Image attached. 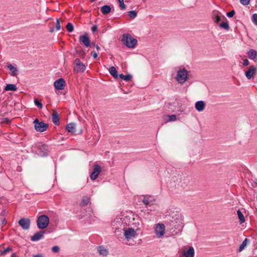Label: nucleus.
Instances as JSON below:
<instances>
[{
    "label": "nucleus",
    "mask_w": 257,
    "mask_h": 257,
    "mask_svg": "<svg viewBox=\"0 0 257 257\" xmlns=\"http://www.w3.org/2000/svg\"><path fill=\"white\" fill-rule=\"evenodd\" d=\"M115 233L117 235H118V234H117V231H115Z\"/></svg>",
    "instance_id": "nucleus-50"
},
{
    "label": "nucleus",
    "mask_w": 257,
    "mask_h": 257,
    "mask_svg": "<svg viewBox=\"0 0 257 257\" xmlns=\"http://www.w3.org/2000/svg\"><path fill=\"white\" fill-rule=\"evenodd\" d=\"M247 241H248V239L247 238H245V239L243 241L242 243L240 245V246L237 250L238 252H240L242 251L244 249V248L246 246Z\"/></svg>",
    "instance_id": "nucleus-26"
},
{
    "label": "nucleus",
    "mask_w": 257,
    "mask_h": 257,
    "mask_svg": "<svg viewBox=\"0 0 257 257\" xmlns=\"http://www.w3.org/2000/svg\"><path fill=\"white\" fill-rule=\"evenodd\" d=\"M11 257H17L16 253H13L11 255Z\"/></svg>",
    "instance_id": "nucleus-46"
},
{
    "label": "nucleus",
    "mask_w": 257,
    "mask_h": 257,
    "mask_svg": "<svg viewBox=\"0 0 257 257\" xmlns=\"http://www.w3.org/2000/svg\"><path fill=\"white\" fill-rule=\"evenodd\" d=\"M44 232L43 231H39L35 233L33 236L31 237V240L38 241L41 239L44 235Z\"/></svg>",
    "instance_id": "nucleus-17"
},
{
    "label": "nucleus",
    "mask_w": 257,
    "mask_h": 257,
    "mask_svg": "<svg viewBox=\"0 0 257 257\" xmlns=\"http://www.w3.org/2000/svg\"><path fill=\"white\" fill-rule=\"evenodd\" d=\"M97 27L96 25H94L92 28H91V30L93 32H95L97 31Z\"/></svg>",
    "instance_id": "nucleus-43"
},
{
    "label": "nucleus",
    "mask_w": 257,
    "mask_h": 257,
    "mask_svg": "<svg viewBox=\"0 0 257 257\" xmlns=\"http://www.w3.org/2000/svg\"><path fill=\"white\" fill-rule=\"evenodd\" d=\"M101 168L97 164H95L93 167V170L90 175V178L92 180H95L101 172Z\"/></svg>",
    "instance_id": "nucleus-8"
},
{
    "label": "nucleus",
    "mask_w": 257,
    "mask_h": 257,
    "mask_svg": "<svg viewBox=\"0 0 257 257\" xmlns=\"http://www.w3.org/2000/svg\"><path fill=\"white\" fill-rule=\"evenodd\" d=\"M123 235L125 239L128 241L138 236L137 231L133 228L123 229Z\"/></svg>",
    "instance_id": "nucleus-4"
},
{
    "label": "nucleus",
    "mask_w": 257,
    "mask_h": 257,
    "mask_svg": "<svg viewBox=\"0 0 257 257\" xmlns=\"http://www.w3.org/2000/svg\"><path fill=\"white\" fill-rule=\"evenodd\" d=\"M67 130L70 133H75L76 132V125L74 123H70L66 126Z\"/></svg>",
    "instance_id": "nucleus-19"
},
{
    "label": "nucleus",
    "mask_w": 257,
    "mask_h": 257,
    "mask_svg": "<svg viewBox=\"0 0 257 257\" xmlns=\"http://www.w3.org/2000/svg\"><path fill=\"white\" fill-rule=\"evenodd\" d=\"M183 255L185 257H194V248L190 246L187 250H184Z\"/></svg>",
    "instance_id": "nucleus-16"
},
{
    "label": "nucleus",
    "mask_w": 257,
    "mask_h": 257,
    "mask_svg": "<svg viewBox=\"0 0 257 257\" xmlns=\"http://www.w3.org/2000/svg\"><path fill=\"white\" fill-rule=\"evenodd\" d=\"M61 29V25L59 21V20L58 19H56V30H59Z\"/></svg>",
    "instance_id": "nucleus-35"
},
{
    "label": "nucleus",
    "mask_w": 257,
    "mask_h": 257,
    "mask_svg": "<svg viewBox=\"0 0 257 257\" xmlns=\"http://www.w3.org/2000/svg\"><path fill=\"white\" fill-rule=\"evenodd\" d=\"M205 106V103L202 100L197 101L195 104L196 109L199 112L202 111L204 109Z\"/></svg>",
    "instance_id": "nucleus-15"
},
{
    "label": "nucleus",
    "mask_w": 257,
    "mask_h": 257,
    "mask_svg": "<svg viewBox=\"0 0 257 257\" xmlns=\"http://www.w3.org/2000/svg\"><path fill=\"white\" fill-rule=\"evenodd\" d=\"M252 22L257 25V14H254L252 16Z\"/></svg>",
    "instance_id": "nucleus-38"
},
{
    "label": "nucleus",
    "mask_w": 257,
    "mask_h": 257,
    "mask_svg": "<svg viewBox=\"0 0 257 257\" xmlns=\"http://www.w3.org/2000/svg\"><path fill=\"white\" fill-rule=\"evenodd\" d=\"M98 251L100 254L103 255H106L108 253L107 249L102 246H99L98 248Z\"/></svg>",
    "instance_id": "nucleus-27"
},
{
    "label": "nucleus",
    "mask_w": 257,
    "mask_h": 257,
    "mask_svg": "<svg viewBox=\"0 0 257 257\" xmlns=\"http://www.w3.org/2000/svg\"><path fill=\"white\" fill-rule=\"evenodd\" d=\"M19 224L24 230H27L30 228V220L28 218H21L19 220Z\"/></svg>",
    "instance_id": "nucleus-9"
},
{
    "label": "nucleus",
    "mask_w": 257,
    "mask_h": 257,
    "mask_svg": "<svg viewBox=\"0 0 257 257\" xmlns=\"http://www.w3.org/2000/svg\"><path fill=\"white\" fill-rule=\"evenodd\" d=\"M155 233L158 238L163 237L165 234V226L163 223H159L154 227Z\"/></svg>",
    "instance_id": "nucleus-5"
},
{
    "label": "nucleus",
    "mask_w": 257,
    "mask_h": 257,
    "mask_svg": "<svg viewBox=\"0 0 257 257\" xmlns=\"http://www.w3.org/2000/svg\"><path fill=\"white\" fill-rule=\"evenodd\" d=\"M54 86L57 90H63L65 86V81L62 78H59L54 82Z\"/></svg>",
    "instance_id": "nucleus-10"
},
{
    "label": "nucleus",
    "mask_w": 257,
    "mask_h": 257,
    "mask_svg": "<svg viewBox=\"0 0 257 257\" xmlns=\"http://www.w3.org/2000/svg\"><path fill=\"white\" fill-rule=\"evenodd\" d=\"M248 58L257 62V52L253 49H250L247 52Z\"/></svg>",
    "instance_id": "nucleus-14"
},
{
    "label": "nucleus",
    "mask_w": 257,
    "mask_h": 257,
    "mask_svg": "<svg viewBox=\"0 0 257 257\" xmlns=\"http://www.w3.org/2000/svg\"><path fill=\"white\" fill-rule=\"evenodd\" d=\"M119 3V7L121 10H124L125 8V6L123 3V0H120L118 1Z\"/></svg>",
    "instance_id": "nucleus-36"
},
{
    "label": "nucleus",
    "mask_w": 257,
    "mask_h": 257,
    "mask_svg": "<svg viewBox=\"0 0 257 257\" xmlns=\"http://www.w3.org/2000/svg\"><path fill=\"white\" fill-rule=\"evenodd\" d=\"M95 47H96V49H97V50H98V51L100 49V48L98 45H96L95 46Z\"/></svg>",
    "instance_id": "nucleus-47"
},
{
    "label": "nucleus",
    "mask_w": 257,
    "mask_h": 257,
    "mask_svg": "<svg viewBox=\"0 0 257 257\" xmlns=\"http://www.w3.org/2000/svg\"><path fill=\"white\" fill-rule=\"evenodd\" d=\"M249 61H248V60L247 59H244L243 60V65L244 66H247V65H249Z\"/></svg>",
    "instance_id": "nucleus-42"
},
{
    "label": "nucleus",
    "mask_w": 257,
    "mask_h": 257,
    "mask_svg": "<svg viewBox=\"0 0 257 257\" xmlns=\"http://www.w3.org/2000/svg\"><path fill=\"white\" fill-rule=\"evenodd\" d=\"M42 146H43V147L44 148H45L46 147V146H45V145H43Z\"/></svg>",
    "instance_id": "nucleus-49"
},
{
    "label": "nucleus",
    "mask_w": 257,
    "mask_h": 257,
    "mask_svg": "<svg viewBox=\"0 0 257 257\" xmlns=\"http://www.w3.org/2000/svg\"><path fill=\"white\" fill-rule=\"evenodd\" d=\"M33 257H43V255L42 254H38L36 255H34Z\"/></svg>",
    "instance_id": "nucleus-45"
},
{
    "label": "nucleus",
    "mask_w": 257,
    "mask_h": 257,
    "mask_svg": "<svg viewBox=\"0 0 257 257\" xmlns=\"http://www.w3.org/2000/svg\"><path fill=\"white\" fill-rule=\"evenodd\" d=\"M52 250L54 252H58L59 251V247L58 246H54L52 248Z\"/></svg>",
    "instance_id": "nucleus-40"
},
{
    "label": "nucleus",
    "mask_w": 257,
    "mask_h": 257,
    "mask_svg": "<svg viewBox=\"0 0 257 257\" xmlns=\"http://www.w3.org/2000/svg\"><path fill=\"white\" fill-rule=\"evenodd\" d=\"M53 31H54V30H53V29H51V30H50V32H53Z\"/></svg>",
    "instance_id": "nucleus-48"
},
{
    "label": "nucleus",
    "mask_w": 257,
    "mask_h": 257,
    "mask_svg": "<svg viewBox=\"0 0 257 257\" xmlns=\"http://www.w3.org/2000/svg\"><path fill=\"white\" fill-rule=\"evenodd\" d=\"M129 16L132 18H135L137 17V14L135 11H131L129 12Z\"/></svg>",
    "instance_id": "nucleus-33"
},
{
    "label": "nucleus",
    "mask_w": 257,
    "mask_h": 257,
    "mask_svg": "<svg viewBox=\"0 0 257 257\" xmlns=\"http://www.w3.org/2000/svg\"><path fill=\"white\" fill-rule=\"evenodd\" d=\"M220 27L226 30H228L229 29V26L227 21L225 22H222L220 24Z\"/></svg>",
    "instance_id": "nucleus-29"
},
{
    "label": "nucleus",
    "mask_w": 257,
    "mask_h": 257,
    "mask_svg": "<svg viewBox=\"0 0 257 257\" xmlns=\"http://www.w3.org/2000/svg\"><path fill=\"white\" fill-rule=\"evenodd\" d=\"M66 28L69 32H72L74 30L73 26L72 24L70 23H68L67 24Z\"/></svg>",
    "instance_id": "nucleus-30"
},
{
    "label": "nucleus",
    "mask_w": 257,
    "mask_h": 257,
    "mask_svg": "<svg viewBox=\"0 0 257 257\" xmlns=\"http://www.w3.org/2000/svg\"><path fill=\"white\" fill-rule=\"evenodd\" d=\"M91 2H94L95 1V0H90Z\"/></svg>",
    "instance_id": "nucleus-51"
},
{
    "label": "nucleus",
    "mask_w": 257,
    "mask_h": 257,
    "mask_svg": "<svg viewBox=\"0 0 257 257\" xmlns=\"http://www.w3.org/2000/svg\"><path fill=\"white\" fill-rule=\"evenodd\" d=\"M109 72L114 78L117 77V72L116 68L112 66L110 67V68L109 69Z\"/></svg>",
    "instance_id": "nucleus-24"
},
{
    "label": "nucleus",
    "mask_w": 257,
    "mask_h": 257,
    "mask_svg": "<svg viewBox=\"0 0 257 257\" xmlns=\"http://www.w3.org/2000/svg\"><path fill=\"white\" fill-rule=\"evenodd\" d=\"M237 214L240 223H244L245 221L244 217L240 210L237 211Z\"/></svg>",
    "instance_id": "nucleus-25"
},
{
    "label": "nucleus",
    "mask_w": 257,
    "mask_h": 257,
    "mask_svg": "<svg viewBox=\"0 0 257 257\" xmlns=\"http://www.w3.org/2000/svg\"><path fill=\"white\" fill-rule=\"evenodd\" d=\"M142 201L146 205H152L154 204L155 199L153 196L146 195L144 196Z\"/></svg>",
    "instance_id": "nucleus-11"
},
{
    "label": "nucleus",
    "mask_w": 257,
    "mask_h": 257,
    "mask_svg": "<svg viewBox=\"0 0 257 257\" xmlns=\"http://www.w3.org/2000/svg\"><path fill=\"white\" fill-rule=\"evenodd\" d=\"M34 127L37 132H43L45 131L48 125L47 124L44 123L43 121H40L38 119H36L34 121Z\"/></svg>",
    "instance_id": "nucleus-6"
},
{
    "label": "nucleus",
    "mask_w": 257,
    "mask_h": 257,
    "mask_svg": "<svg viewBox=\"0 0 257 257\" xmlns=\"http://www.w3.org/2000/svg\"><path fill=\"white\" fill-rule=\"evenodd\" d=\"M164 118L165 120H166V122L169 121H174L177 119L176 116L174 114L165 115L164 116Z\"/></svg>",
    "instance_id": "nucleus-18"
},
{
    "label": "nucleus",
    "mask_w": 257,
    "mask_h": 257,
    "mask_svg": "<svg viewBox=\"0 0 257 257\" xmlns=\"http://www.w3.org/2000/svg\"><path fill=\"white\" fill-rule=\"evenodd\" d=\"M119 77L120 78L126 81L130 80L132 78V75L130 74L124 75L122 74H121L119 75Z\"/></svg>",
    "instance_id": "nucleus-28"
},
{
    "label": "nucleus",
    "mask_w": 257,
    "mask_h": 257,
    "mask_svg": "<svg viewBox=\"0 0 257 257\" xmlns=\"http://www.w3.org/2000/svg\"><path fill=\"white\" fill-rule=\"evenodd\" d=\"M52 119L53 122L56 125L59 124V118L58 114L56 112H54L52 114Z\"/></svg>",
    "instance_id": "nucleus-20"
},
{
    "label": "nucleus",
    "mask_w": 257,
    "mask_h": 257,
    "mask_svg": "<svg viewBox=\"0 0 257 257\" xmlns=\"http://www.w3.org/2000/svg\"><path fill=\"white\" fill-rule=\"evenodd\" d=\"M188 75L189 72L186 69L180 68L177 72L175 79L178 83L183 84L187 80Z\"/></svg>",
    "instance_id": "nucleus-1"
},
{
    "label": "nucleus",
    "mask_w": 257,
    "mask_h": 257,
    "mask_svg": "<svg viewBox=\"0 0 257 257\" xmlns=\"http://www.w3.org/2000/svg\"><path fill=\"white\" fill-rule=\"evenodd\" d=\"M235 12L233 10L227 13V16L229 18H231L234 15Z\"/></svg>",
    "instance_id": "nucleus-39"
},
{
    "label": "nucleus",
    "mask_w": 257,
    "mask_h": 257,
    "mask_svg": "<svg viewBox=\"0 0 257 257\" xmlns=\"http://www.w3.org/2000/svg\"><path fill=\"white\" fill-rule=\"evenodd\" d=\"M240 3L244 5V6H247L249 4L250 0H239Z\"/></svg>",
    "instance_id": "nucleus-37"
},
{
    "label": "nucleus",
    "mask_w": 257,
    "mask_h": 257,
    "mask_svg": "<svg viewBox=\"0 0 257 257\" xmlns=\"http://www.w3.org/2000/svg\"><path fill=\"white\" fill-rule=\"evenodd\" d=\"M75 63L76 64L74 68V71L75 72H82L85 70V66L81 62L79 59H76Z\"/></svg>",
    "instance_id": "nucleus-7"
},
{
    "label": "nucleus",
    "mask_w": 257,
    "mask_h": 257,
    "mask_svg": "<svg viewBox=\"0 0 257 257\" xmlns=\"http://www.w3.org/2000/svg\"><path fill=\"white\" fill-rule=\"evenodd\" d=\"M17 89V87L16 85L13 84H7L5 87L6 91H16Z\"/></svg>",
    "instance_id": "nucleus-22"
},
{
    "label": "nucleus",
    "mask_w": 257,
    "mask_h": 257,
    "mask_svg": "<svg viewBox=\"0 0 257 257\" xmlns=\"http://www.w3.org/2000/svg\"><path fill=\"white\" fill-rule=\"evenodd\" d=\"M121 41L129 48H134L137 43V39L134 38L128 34H123Z\"/></svg>",
    "instance_id": "nucleus-2"
},
{
    "label": "nucleus",
    "mask_w": 257,
    "mask_h": 257,
    "mask_svg": "<svg viewBox=\"0 0 257 257\" xmlns=\"http://www.w3.org/2000/svg\"><path fill=\"white\" fill-rule=\"evenodd\" d=\"M8 68L12 72V76H15L17 75V69L16 67L13 66L11 64L8 65Z\"/></svg>",
    "instance_id": "nucleus-23"
},
{
    "label": "nucleus",
    "mask_w": 257,
    "mask_h": 257,
    "mask_svg": "<svg viewBox=\"0 0 257 257\" xmlns=\"http://www.w3.org/2000/svg\"><path fill=\"white\" fill-rule=\"evenodd\" d=\"M49 218L45 215H40L37 219V224L39 228L45 229L49 225Z\"/></svg>",
    "instance_id": "nucleus-3"
},
{
    "label": "nucleus",
    "mask_w": 257,
    "mask_h": 257,
    "mask_svg": "<svg viewBox=\"0 0 257 257\" xmlns=\"http://www.w3.org/2000/svg\"><path fill=\"white\" fill-rule=\"evenodd\" d=\"M82 201H83V205H87L89 202V198H84L83 199Z\"/></svg>",
    "instance_id": "nucleus-41"
},
{
    "label": "nucleus",
    "mask_w": 257,
    "mask_h": 257,
    "mask_svg": "<svg viewBox=\"0 0 257 257\" xmlns=\"http://www.w3.org/2000/svg\"><path fill=\"white\" fill-rule=\"evenodd\" d=\"M214 21L216 23H218L221 21V17L218 15L217 12L214 14Z\"/></svg>",
    "instance_id": "nucleus-31"
},
{
    "label": "nucleus",
    "mask_w": 257,
    "mask_h": 257,
    "mask_svg": "<svg viewBox=\"0 0 257 257\" xmlns=\"http://www.w3.org/2000/svg\"><path fill=\"white\" fill-rule=\"evenodd\" d=\"M12 250V248L11 247H7V248H5L3 251H2L1 252V255H5L7 253H8V252H10V251H11Z\"/></svg>",
    "instance_id": "nucleus-32"
},
{
    "label": "nucleus",
    "mask_w": 257,
    "mask_h": 257,
    "mask_svg": "<svg viewBox=\"0 0 257 257\" xmlns=\"http://www.w3.org/2000/svg\"><path fill=\"white\" fill-rule=\"evenodd\" d=\"M92 55L94 58H96L97 57V54L96 52H93L92 53Z\"/></svg>",
    "instance_id": "nucleus-44"
},
{
    "label": "nucleus",
    "mask_w": 257,
    "mask_h": 257,
    "mask_svg": "<svg viewBox=\"0 0 257 257\" xmlns=\"http://www.w3.org/2000/svg\"><path fill=\"white\" fill-rule=\"evenodd\" d=\"M79 41L84 44L86 47H88L90 46V41L87 34L80 36Z\"/></svg>",
    "instance_id": "nucleus-12"
},
{
    "label": "nucleus",
    "mask_w": 257,
    "mask_h": 257,
    "mask_svg": "<svg viewBox=\"0 0 257 257\" xmlns=\"http://www.w3.org/2000/svg\"><path fill=\"white\" fill-rule=\"evenodd\" d=\"M110 11L111 8L109 6L105 5L101 8V12L104 15L109 14L110 12Z\"/></svg>",
    "instance_id": "nucleus-21"
},
{
    "label": "nucleus",
    "mask_w": 257,
    "mask_h": 257,
    "mask_svg": "<svg viewBox=\"0 0 257 257\" xmlns=\"http://www.w3.org/2000/svg\"><path fill=\"white\" fill-rule=\"evenodd\" d=\"M256 71L255 68L253 66L249 67L248 70L245 72V76L248 79H250L255 74Z\"/></svg>",
    "instance_id": "nucleus-13"
},
{
    "label": "nucleus",
    "mask_w": 257,
    "mask_h": 257,
    "mask_svg": "<svg viewBox=\"0 0 257 257\" xmlns=\"http://www.w3.org/2000/svg\"><path fill=\"white\" fill-rule=\"evenodd\" d=\"M34 102L36 105H37L39 108H42L43 107L42 104L39 101L38 99H35Z\"/></svg>",
    "instance_id": "nucleus-34"
}]
</instances>
